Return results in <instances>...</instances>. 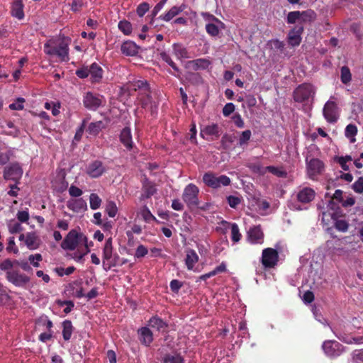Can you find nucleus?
<instances>
[{
  "instance_id": "obj_39",
  "label": "nucleus",
  "mask_w": 363,
  "mask_h": 363,
  "mask_svg": "<svg viewBox=\"0 0 363 363\" xmlns=\"http://www.w3.org/2000/svg\"><path fill=\"white\" fill-rule=\"evenodd\" d=\"M149 325L151 328H156L157 330H160L166 327L165 323L158 317H152L149 320Z\"/></svg>"
},
{
  "instance_id": "obj_58",
  "label": "nucleus",
  "mask_w": 363,
  "mask_h": 363,
  "mask_svg": "<svg viewBox=\"0 0 363 363\" xmlns=\"http://www.w3.org/2000/svg\"><path fill=\"white\" fill-rule=\"evenodd\" d=\"M24 99L18 98L15 102L9 105V108L12 110H21L23 108Z\"/></svg>"
},
{
  "instance_id": "obj_21",
  "label": "nucleus",
  "mask_w": 363,
  "mask_h": 363,
  "mask_svg": "<svg viewBox=\"0 0 363 363\" xmlns=\"http://www.w3.org/2000/svg\"><path fill=\"white\" fill-rule=\"evenodd\" d=\"M205 28L209 35L217 37L220 31L225 28V24L221 21H216V22L206 23Z\"/></svg>"
},
{
  "instance_id": "obj_38",
  "label": "nucleus",
  "mask_w": 363,
  "mask_h": 363,
  "mask_svg": "<svg viewBox=\"0 0 363 363\" xmlns=\"http://www.w3.org/2000/svg\"><path fill=\"white\" fill-rule=\"evenodd\" d=\"M267 169V172L278 177L286 178L287 177V172L283 167L268 166Z\"/></svg>"
},
{
  "instance_id": "obj_35",
  "label": "nucleus",
  "mask_w": 363,
  "mask_h": 363,
  "mask_svg": "<svg viewBox=\"0 0 363 363\" xmlns=\"http://www.w3.org/2000/svg\"><path fill=\"white\" fill-rule=\"evenodd\" d=\"M63 330H62V335L65 340L67 341L71 338L73 327L72 322L70 320H65L62 323Z\"/></svg>"
},
{
  "instance_id": "obj_60",
  "label": "nucleus",
  "mask_w": 363,
  "mask_h": 363,
  "mask_svg": "<svg viewBox=\"0 0 363 363\" xmlns=\"http://www.w3.org/2000/svg\"><path fill=\"white\" fill-rule=\"evenodd\" d=\"M227 201L231 208H236L241 202L240 198L235 196H229Z\"/></svg>"
},
{
  "instance_id": "obj_55",
  "label": "nucleus",
  "mask_w": 363,
  "mask_h": 363,
  "mask_svg": "<svg viewBox=\"0 0 363 363\" xmlns=\"http://www.w3.org/2000/svg\"><path fill=\"white\" fill-rule=\"evenodd\" d=\"M301 15L303 21H311L315 18V13L311 10L301 12Z\"/></svg>"
},
{
  "instance_id": "obj_24",
  "label": "nucleus",
  "mask_w": 363,
  "mask_h": 363,
  "mask_svg": "<svg viewBox=\"0 0 363 363\" xmlns=\"http://www.w3.org/2000/svg\"><path fill=\"white\" fill-rule=\"evenodd\" d=\"M324 165L322 161L318 159H311L307 164L308 172L310 177L320 173Z\"/></svg>"
},
{
  "instance_id": "obj_7",
  "label": "nucleus",
  "mask_w": 363,
  "mask_h": 363,
  "mask_svg": "<svg viewBox=\"0 0 363 363\" xmlns=\"http://www.w3.org/2000/svg\"><path fill=\"white\" fill-rule=\"evenodd\" d=\"M131 89L139 91V100L143 106L147 107L151 104V97L150 96L149 85L145 80H137L132 83Z\"/></svg>"
},
{
  "instance_id": "obj_41",
  "label": "nucleus",
  "mask_w": 363,
  "mask_h": 363,
  "mask_svg": "<svg viewBox=\"0 0 363 363\" xmlns=\"http://www.w3.org/2000/svg\"><path fill=\"white\" fill-rule=\"evenodd\" d=\"M18 263V260H11L10 259H6L0 262V269L2 271H12V268Z\"/></svg>"
},
{
  "instance_id": "obj_14",
  "label": "nucleus",
  "mask_w": 363,
  "mask_h": 363,
  "mask_svg": "<svg viewBox=\"0 0 363 363\" xmlns=\"http://www.w3.org/2000/svg\"><path fill=\"white\" fill-rule=\"evenodd\" d=\"M38 323L43 325L44 327H45V328L47 329L46 332L42 333L39 335V340L41 342H45L48 340H50L52 337V323L47 316L40 317V319L38 320Z\"/></svg>"
},
{
  "instance_id": "obj_11",
  "label": "nucleus",
  "mask_w": 363,
  "mask_h": 363,
  "mask_svg": "<svg viewBox=\"0 0 363 363\" xmlns=\"http://www.w3.org/2000/svg\"><path fill=\"white\" fill-rule=\"evenodd\" d=\"M279 261L278 252L273 248H265L262 250L261 262L264 268L274 267Z\"/></svg>"
},
{
  "instance_id": "obj_45",
  "label": "nucleus",
  "mask_w": 363,
  "mask_h": 363,
  "mask_svg": "<svg viewBox=\"0 0 363 363\" xmlns=\"http://www.w3.org/2000/svg\"><path fill=\"white\" fill-rule=\"evenodd\" d=\"M140 213L146 222H150L156 220V218L152 215V213L146 206L141 208Z\"/></svg>"
},
{
  "instance_id": "obj_22",
  "label": "nucleus",
  "mask_w": 363,
  "mask_h": 363,
  "mask_svg": "<svg viewBox=\"0 0 363 363\" xmlns=\"http://www.w3.org/2000/svg\"><path fill=\"white\" fill-rule=\"evenodd\" d=\"M67 208L76 213L85 211L87 208L86 202L82 198L72 199L67 202Z\"/></svg>"
},
{
  "instance_id": "obj_57",
  "label": "nucleus",
  "mask_w": 363,
  "mask_h": 363,
  "mask_svg": "<svg viewBox=\"0 0 363 363\" xmlns=\"http://www.w3.org/2000/svg\"><path fill=\"white\" fill-rule=\"evenodd\" d=\"M16 217L18 221L21 223H26L29 220V213L28 209L23 211H19L17 213Z\"/></svg>"
},
{
  "instance_id": "obj_25",
  "label": "nucleus",
  "mask_w": 363,
  "mask_h": 363,
  "mask_svg": "<svg viewBox=\"0 0 363 363\" xmlns=\"http://www.w3.org/2000/svg\"><path fill=\"white\" fill-rule=\"evenodd\" d=\"M89 76H90V81L92 83H98V82H101V80L103 77L102 68L96 63H93L89 67Z\"/></svg>"
},
{
  "instance_id": "obj_19",
  "label": "nucleus",
  "mask_w": 363,
  "mask_h": 363,
  "mask_svg": "<svg viewBox=\"0 0 363 363\" xmlns=\"http://www.w3.org/2000/svg\"><path fill=\"white\" fill-rule=\"evenodd\" d=\"M247 239L252 244H262L264 234L259 226L251 228L247 232Z\"/></svg>"
},
{
  "instance_id": "obj_29",
  "label": "nucleus",
  "mask_w": 363,
  "mask_h": 363,
  "mask_svg": "<svg viewBox=\"0 0 363 363\" xmlns=\"http://www.w3.org/2000/svg\"><path fill=\"white\" fill-rule=\"evenodd\" d=\"M138 335L140 342L146 346L150 345L153 340L152 333L147 327L140 328Z\"/></svg>"
},
{
  "instance_id": "obj_4",
  "label": "nucleus",
  "mask_w": 363,
  "mask_h": 363,
  "mask_svg": "<svg viewBox=\"0 0 363 363\" xmlns=\"http://www.w3.org/2000/svg\"><path fill=\"white\" fill-rule=\"evenodd\" d=\"M199 189L194 184H189L184 189L182 199L189 209L199 208Z\"/></svg>"
},
{
  "instance_id": "obj_43",
  "label": "nucleus",
  "mask_w": 363,
  "mask_h": 363,
  "mask_svg": "<svg viewBox=\"0 0 363 363\" xmlns=\"http://www.w3.org/2000/svg\"><path fill=\"white\" fill-rule=\"evenodd\" d=\"M340 77H341V82L345 84H347L351 82L352 74H351L350 69L347 67L343 66L341 68Z\"/></svg>"
},
{
  "instance_id": "obj_23",
  "label": "nucleus",
  "mask_w": 363,
  "mask_h": 363,
  "mask_svg": "<svg viewBox=\"0 0 363 363\" xmlns=\"http://www.w3.org/2000/svg\"><path fill=\"white\" fill-rule=\"evenodd\" d=\"M201 135L206 140L218 138L219 128L216 124L206 125L201 130Z\"/></svg>"
},
{
  "instance_id": "obj_31",
  "label": "nucleus",
  "mask_w": 363,
  "mask_h": 363,
  "mask_svg": "<svg viewBox=\"0 0 363 363\" xmlns=\"http://www.w3.org/2000/svg\"><path fill=\"white\" fill-rule=\"evenodd\" d=\"M172 48L173 53L178 60H182L184 59L191 58V55H189L188 50L183 45L180 44H174Z\"/></svg>"
},
{
  "instance_id": "obj_27",
  "label": "nucleus",
  "mask_w": 363,
  "mask_h": 363,
  "mask_svg": "<svg viewBox=\"0 0 363 363\" xmlns=\"http://www.w3.org/2000/svg\"><path fill=\"white\" fill-rule=\"evenodd\" d=\"M121 50L127 56H134L138 53V48L134 42L127 40L122 43Z\"/></svg>"
},
{
  "instance_id": "obj_46",
  "label": "nucleus",
  "mask_w": 363,
  "mask_h": 363,
  "mask_svg": "<svg viewBox=\"0 0 363 363\" xmlns=\"http://www.w3.org/2000/svg\"><path fill=\"white\" fill-rule=\"evenodd\" d=\"M164 363H184V360L179 354H167L164 357Z\"/></svg>"
},
{
  "instance_id": "obj_15",
  "label": "nucleus",
  "mask_w": 363,
  "mask_h": 363,
  "mask_svg": "<svg viewBox=\"0 0 363 363\" xmlns=\"http://www.w3.org/2000/svg\"><path fill=\"white\" fill-rule=\"evenodd\" d=\"M106 169L101 161H94L86 167V173L92 178L99 177L105 172Z\"/></svg>"
},
{
  "instance_id": "obj_6",
  "label": "nucleus",
  "mask_w": 363,
  "mask_h": 363,
  "mask_svg": "<svg viewBox=\"0 0 363 363\" xmlns=\"http://www.w3.org/2000/svg\"><path fill=\"white\" fill-rule=\"evenodd\" d=\"M203 182L208 187L218 189L228 186L230 184V179L226 175L217 176L212 172H206L203 176Z\"/></svg>"
},
{
  "instance_id": "obj_3",
  "label": "nucleus",
  "mask_w": 363,
  "mask_h": 363,
  "mask_svg": "<svg viewBox=\"0 0 363 363\" xmlns=\"http://www.w3.org/2000/svg\"><path fill=\"white\" fill-rule=\"evenodd\" d=\"M80 245H87V238L82 233H79L76 230H71L65 240L62 241L61 246L64 250H74Z\"/></svg>"
},
{
  "instance_id": "obj_5",
  "label": "nucleus",
  "mask_w": 363,
  "mask_h": 363,
  "mask_svg": "<svg viewBox=\"0 0 363 363\" xmlns=\"http://www.w3.org/2000/svg\"><path fill=\"white\" fill-rule=\"evenodd\" d=\"M316 88L311 84L303 83L294 91V99L296 102H303L313 99L315 94Z\"/></svg>"
},
{
  "instance_id": "obj_16",
  "label": "nucleus",
  "mask_w": 363,
  "mask_h": 363,
  "mask_svg": "<svg viewBox=\"0 0 363 363\" xmlns=\"http://www.w3.org/2000/svg\"><path fill=\"white\" fill-rule=\"evenodd\" d=\"M83 102L86 108L96 110L101 106L102 100L99 96L88 92L84 95Z\"/></svg>"
},
{
  "instance_id": "obj_28",
  "label": "nucleus",
  "mask_w": 363,
  "mask_h": 363,
  "mask_svg": "<svg viewBox=\"0 0 363 363\" xmlns=\"http://www.w3.org/2000/svg\"><path fill=\"white\" fill-rule=\"evenodd\" d=\"M120 140L127 149H132L133 143L132 140V135L130 128L125 127L122 130L120 135Z\"/></svg>"
},
{
  "instance_id": "obj_61",
  "label": "nucleus",
  "mask_w": 363,
  "mask_h": 363,
  "mask_svg": "<svg viewBox=\"0 0 363 363\" xmlns=\"http://www.w3.org/2000/svg\"><path fill=\"white\" fill-rule=\"evenodd\" d=\"M354 191L357 193L363 192V177H359L352 185Z\"/></svg>"
},
{
  "instance_id": "obj_56",
  "label": "nucleus",
  "mask_w": 363,
  "mask_h": 363,
  "mask_svg": "<svg viewBox=\"0 0 363 363\" xmlns=\"http://www.w3.org/2000/svg\"><path fill=\"white\" fill-rule=\"evenodd\" d=\"M149 4L146 2H143L138 5L136 11L140 17H143L145 14V13L149 10Z\"/></svg>"
},
{
  "instance_id": "obj_34",
  "label": "nucleus",
  "mask_w": 363,
  "mask_h": 363,
  "mask_svg": "<svg viewBox=\"0 0 363 363\" xmlns=\"http://www.w3.org/2000/svg\"><path fill=\"white\" fill-rule=\"evenodd\" d=\"M104 128V124L102 121H99L91 123L88 126L87 131L90 135H96Z\"/></svg>"
},
{
  "instance_id": "obj_12",
  "label": "nucleus",
  "mask_w": 363,
  "mask_h": 363,
  "mask_svg": "<svg viewBox=\"0 0 363 363\" xmlns=\"http://www.w3.org/2000/svg\"><path fill=\"white\" fill-rule=\"evenodd\" d=\"M18 238L20 241H23L26 246L31 250L38 249L41 243L40 238L35 232L21 234Z\"/></svg>"
},
{
  "instance_id": "obj_30",
  "label": "nucleus",
  "mask_w": 363,
  "mask_h": 363,
  "mask_svg": "<svg viewBox=\"0 0 363 363\" xmlns=\"http://www.w3.org/2000/svg\"><path fill=\"white\" fill-rule=\"evenodd\" d=\"M221 225L227 229L231 228V239L233 242H238L241 239V234L239 230L238 225L236 223H230L227 221H222Z\"/></svg>"
},
{
  "instance_id": "obj_20",
  "label": "nucleus",
  "mask_w": 363,
  "mask_h": 363,
  "mask_svg": "<svg viewBox=\"0 0 363 363\" xmlns=\"http://www.w3.org/2000/svg\"><path fill=\"white\" fill-rule=\"evenodd\" d=\"M303 31V26H298L290 30L287 37L289 44L293 47L299 45Z\"/></svg>"
},
{
  "instance_id": "obj_42",
  "label": "nucleus",
  "mask_w": 363,
  "mask_h": 363,
  "mask_svg": "<svg viewBox=\"0 0 363 363\" xmlns=\"http://www.w3.org/2000/svg\"><path fill=\"white\" fill-rule=\"evenodd\" d=\"M118 26L119 30L126 35H130L132 32V25L126 20L121 21Z\"/></svg>"
},
{
  "instance_id": "obj_44",
  "label": "nucleus",
  "mask_w": 363,
  "mask_h": 363,
  "mask_svg": "<svg viewBox=\"0 0 363 363\" xmlns=\"http://www.w3.org/2000/svg\"><path fill=\"white\" fill-rule=\"evenodd\" d=\"M106 212L108 215L109 217L113 218L116 216L118 213V208L116 204L113 201H109L106 203Z\"/></svg>"
},
{
  "instance_id": "obj_26",
  "label": "nucleus",
  "mask_w": 363,
  "mask_h": 363,
  "mask_svg": "<svg viewBox=\"0 0 363 363\" xmlns=\"http://www.w3.org/2000/svg\"><path fill=\"white\" fill-rule=\"evenodd\" d=\"M185 9L186 5L184 4L179 6H174L172 7L165 14L161 15L159 18L168 22L171 21L174 17L182 13Z\"/></svg>"
},
{
  "instance_id": "obj_62",
  "label": "nucleus",
  "mask_w": 363,
  "mask_h": 363,
  "mask_svg": "<svg viewBox=\"0 0 363 363\" xmlns=\"http://www.w3.org/2000/svg\"><path fill=\"white\" fill-rule=\"evenodd\" d=\"M76 74L81 79L86 78L89 76V67H82L76 71Z\"/></svg>"
},
{
  "instance_id": "obj_17",
  "label": "nucleus",
  "mask_w": 363,
  "mask_h": 363,
  "mask_svg": "<svg viewBox=\"0 0 363 363\" xmlns=\"http://www.w3.org/2000/svg\"><path fill=\"white\" fill-rule=\"evenodd\" d=\"M315 196V191L310 187H303L301 189L297 194V200L302 203H308L312 201Z\"/></svg>"
},
{
  "instance_id": "obj_54",
  "label": "nucleus",
  "mask_w": 363,
  "mask_h": 363,
  "mask_svg": "<svg viewBox=\"0 0 363 363\" xmlns=\"http://www.w3.org/2000/svg\"><path fill=\"white\" fill-rule=\"evenodd\" d=\"M335 228L341 232H346L348 230L349 225L344 220H337L335 223Z\"/></svg>"
},
{
  "instance_id": "obj_51",
  "label": "nucleus",
  "mask_w": 363,
  "mask_h": 363,
  "mask_svg": "<svg viewBox=\"0 0 363 363\" xmlns=\"http://www.w3.org/2000/svg\"><path fill=\"white\" fill-rule=\"evenodd\" d=\"M75 268L74 267H68L67 268L57 267L55 269V272L60 276L69 275L74 272Z\"/></svg>"
},
{
  "instance_id": "obj_40",
  "label": "nucleus",
  "mask_w": 363,
  "mask_h": 363,
  "mask_svg": "<svg viewBox=\"0 0 363 363\" xmlns=\"http://www.w3.org/2000/svg\"><path fill=\"white\" fill-rule=\"evenodd\" d=\"M101 202H102L101 199L99 198V196L96 194L92 193L90 194L89 204H90V208L92 210H96V209L99 208L101 206Z\"/></svg>"
},
{
  "instance_id": "obj_59",
  "label": "nucleus",
  "mask_w": 363,
  "mask_h": 363,
  "mask_svg": "<svg viewBox=\"0 0 363 363\" xmlns=\"http://www.w3.org/2000/svg\"><path fill=\"white\" fill-rule=\"evenodd\" d=\"M147 252L148 250L147 247L143 245H140L135 250V257L137 258L143 257L147 254Z\"/></svg>"
},
{
  "instance_id": "obj_37",
  "label": "nucleus",
  "mask_w": 363,
  "mask_h": 363,
  "mask_svg": "<svg viewBox=\"0 0 363 363\" xmlns=\"http://www.w3.org/2000/svg\"><path fill=\"white\" fill-rule=\"evenodd\" d=\"M357 133V128L355 125L349 124L346 126L345 135L350 139L351 143L355 142V135Z\"/></svg>"
},
{
  "instance_id": "obj_63",
  "label": "nucleus",
  "mask_w": 363,
  "mask_h": 363,
  "mask_svg": "<svg viewBox=\"0 0 363 363\" xmlns=\"http://www.w3.org/2000/svg\"><path fill=\"white\" fill-rule=\"evenodd\" d=\"M235 111V105L233 103H228L223 108V114L225 116H228Z\"/></svg>"
},
{
  "instance_id": "obj_49",
  "label": "nucleus",
  "mask_w": 363,
  "mask_h": 363,
  "mask_svg": "<svg viewBox=\"0 0 363 363\" xmlns=\"http://www.w3.org/2000/svg\"><path fill=\"white\" fill-rule=\"evenodd\" d=\"M352 359L353 363H363V349L353 351Z\"/></svg>"
},
{
  "instance_id": "obj_10",
  "label": "nucleus",
  "mask_w": 363,
  "mask_h": 363,
  "mask_svg": "<svg viewBox=\"0 0 363 363\" xmlns=\"http://www.w3.org/2000/svg\"><path fill=\"white\" fill-rule=\"evenodd\" d=\"M6 277L8 281L17 287H25L30 281L29 277L19 270L8 271Z\"/></svg>"
},
{
  "instance_id": "obj_52",
  "label": "nucleus",
  "mask_w": 363,
  "mask_h": 363,
  "mask_svg": "<svg viewBox=\"0 0 363 363\" xmlns=\"http://www.w3.org/2000/svg\"><path fill=\"white\" fill-rule=\"evenodd\" d=\"M301 17L300 11H291L287 16V22L289 23H294Z\"/></svg>"
},
{
  "instance_id": "obj_2",
  "label": "nucleus",
  "mask_w": 363,
  "mask_h": 363,
  "mask_svg": "<svg viewBox=\"0 0 363 363\" xmlns=\"http://www.w3.org/2000/svg\"><path fill=\"white\" fill-rule=\"evenodd\" d=\"M103 266L106 271L116 267L118 264L119 256L113 252L112 238L106 240L103 248Z\"/></svg>"
},
{
  "instance_id": "obj_13",
  "label": "nucleus",
  "mask_w": 363,
  "mask_h": 363,
  "mask_svg": "<svg viewBox=\"0 0 363 363\" xmlns=\"http://www.w3.org/2000/svg\"><path fill=\"white\" fill-rule=\"evenodd\" d=\"M21 167L17 164H11L5 167L4 171V177L7 180L18 181L23 175Z\"/></svg>"
},
{
  "instance_id": "obj_33",
  "label": "nucleus",
  "mask_w": 363,
  "mask_h": 363,
  "mask_svg": "<svg viewBox=\"0 0 363 363\" xmlns=\"http://www.w3.org/2000/svg\"><path fill=\"white\" fill-rule=\"evenodd\" d=\"M157 191V189L154 184L151 183H146L143 185V193L141 194V199L150 198L154 195Z\"/></svg>"
},
{
  "instance_id": "obj_50",
  "label": "nucleus",
  "mask_w": 363,
  "mask_h": 363,
  "mask_svg": "<svg viewBox=\"0 0 363 363\" xmlns=\"http://www.w3.org/2000/svg\"><path fill=\"white\" fill-rule=\"evenodd\" d=\"M42 259H43V257L40 254L30 255L28 257V262L34 267H38L40 266V262H41Z\"/></svg>"
},
{
  "instance_id": "obj_47",
  "label": "nucleus",
  "mask_w": 363,
  "mask_h": 363,
  "mask_svg": "<svg viewBox=\"0 0 363 363\" xmlns=\"http://www.w3.org/2000/svg\"><path fill=\"white\" fill-rule=\"evenodd\" d=\"M161 58L163 61L167 63L174 71L179 72V69L176 64L173 62L170 56L166 52H162L160 54Z\"/></svg>"
},
{
  "instance_id": "obj_8",
  "label": "nucleus",
  "mask_w": 363,
  "mask_h": 363,
  "mask_svg": "<svg viewBox=\"0 0 363 363\" xmlns=\"http://www.w3.org/2000/svg\"><path fill=\"white\" fill-rule=\"evenodd\" d=\"M323 114L325 119L328 123H335L337 121L338 118V108L334 96H331L325 104Z\"/></svg>"
},
{
  "instance_id": "obj_1",
  "label": "nucleus",
  "mask_w": 363,
  "mask_h": 363,
  "mask_svg": "<svg viewBox=\"0 0 363 363\" xmlns=\"http://www.w3.org/2000/svg\"><path fill=\"white\" fill-rule=\"evenodd\" d=\"M44 52L48 55H57L62 61L69 60V45L61 39H50L44 45Z\"/></svg>"
},
{
  "instance_id": "obj_48",
  "label": "nucleus",
  "mask_w": 363,
  "mask_h": 363,
  "mask_svg": "<svg viewBox=\"0 0 363 363\" xmlns=\"http://www.w3.org/2000/svg\"><path fill=\"white\" fill-rule=\"evenodd\" d=\"M6 250L9 252H13V254H18V248L16 245L15 243V238L14 237H10L8 239V245L6 247Z\"/></svg>"
},
{
  "instance_id": "obj_32",
  "label": "nucleus",
  "mask_w": 363,
  "mask_h": 363,
  "mask_svg": "<svg viewBox=\"0 0 363 363\" xmlns=\"http://www.w3.org/2000/svg\"><path fill=\"white\" fill-rule=\"evenodd\" d=\"M12 16L21 20L24 18L23 5L21 0H16L11 6Z\"/></svg>"
},
{
  "instance_id": "obj_36",
  "label": "nucleus",
  "mask_w": 363,
  "mask_h": 363,
  "mask_svg": "<svg viewBox=\"0 0 363 363\" xmlns=\"http://www.w3.org/2000/svg\"><path fill=\"white\" fill-rule=\"evenodd\" d=\"M7 228L11 234L20 233L23 230L21 224L16 220H9L7 222Z\"/></svg>"
},
{
  "instance_id": "obj_9",
  "label": "nucleus",
  "mask_w": 363,
  "mask_h": 363,
  "mask_svg": "<svg viewBox=\"0 0 363 363\" xmlns=\"http://www.w3.org/2000/svg\"><path fill=\"white\" fill-rule=\"evenodd\" d=\"M322 348L325 354L330 358L337 357L345 352L343 345L335 340H325Z\"/></svg>"
},
{
  "instance_id": "obj_18",
  "label": "nucleus",
  "mask_w": 363,
  "mask_h": 363,
  "mask_svg": "<svg viewBox=\"0 0 363 363\" xmlns=\"http://www.w3.org/2000/svg\"><path fill=\"white\" fill-rule=\"evenodd\" d=\"M184 259L185 265L188 270L196 272L195 264L199 262V257L196 252L193 249L186 250Z\"/></svg>"
},
{
  "instance_id": "obj_53",
  "label": "nucleus",
  "mask_w": 363,
  "mask_h": 363,
  "mask_svg": "<svg viewBox=\"0 0 363 363\" xmlns=\"http://www.w3.org/2000/svg\"><path fill=\"white\" fill-rule=\"evenodd\" d=\"M251 131L250 130L243 131L239 138V145L242 146L245 144H247L251 138Z\"/></svg>"
},
{
  "instance_id": "obj_64",
  "label": "nucleus",
  "mask_w": 363,
  "mask_h": 363,
  "mask_svg": "<svg viewBox=\"0 0 363 363\" xmlns=\"http://www.w3.org/2000/svg\"><path fill=\"white\" fill-rule=\"evenodd\" d=\"M82 193V191L79 188L74 185H71L69 188V194L72 197H79Z\"/></svg>"
}]
</instances>
